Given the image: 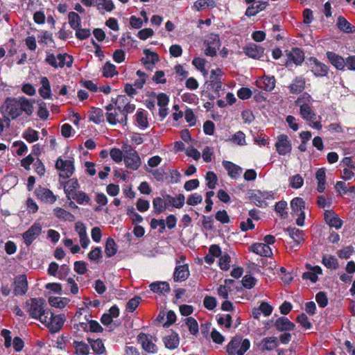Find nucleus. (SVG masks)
<instances>
[{"instance_id":"f257e3e1","label":"nucleus","mask_w":355,"mask_h":355,"mask_svg":"<svg viewBox=\"0 0 355 355\" xmlns=\"http://www.w3.org/2000/svg\"><path fill=\"white\" fill-rule=\"evenodd\" d=\"M1 112L8 115L4 116L9 123L10 117L12 120L20 116L24 112L27 116H31L33 112L32 102L25 96L7 97L1 107Z\"/></svg>"},{"instance_id":"f03ea898","label":"nucleus","mask_w":355,"mask_h":355,"mask_svg":"<svg viewBox=\"0 0 355 355\" xmlns=\"http://www.w3.org/2000/svg\"><path fill=\"white\" fill-rule=\"evenodd\" d=\"M224 73L220 68L211 71L209 80L205 83L207 88L205 94L209 100L214 101L216 98L220 96V92L223 87L222 77Z\"/></svg>"},{"instance_id":"7ed1b4c3","label":"nucleus","mask_w":355,"mask_h":355,"mask_svg":"<svg viewBox=\"0 0 355 355\" xmlns=\"http://www.w3.org/2000/svg\"><path fill=\"white\" fill-rule=\"evenodd\" d=\"M46 306V303L44 298L33 297L26 300L24 309H26L31 318L39 320L42 322L46 313L50 310Z\"/></svg>"},{"instance_id":"20e7f679","label":"nucleus","mask_w":355,"mask_h":355,"mask_svg":"<svg viewBox=\"0 0 355 355\" xmlns=\"http://www.w3.org/2000/svg\"><path fill=\"white\" fill-rule=\"evenodd\" d=\"M250 347V341L248 338L236 336L232 338L226 346L228 355H244Z\"/></svg>"},{"instance_id":"39448f33","label":"nucleus","mask_w":355,"mask_h":355,"mask_svg":"<svg viewBox=\"0 0 355 355\" xmlns=\"http://www.w3.org/2000/svg\"><path fill=\"white\" fill-rule=\"evenodd\" d=\"M65 322L64 314L55 315L51 310L46 313L42 323L49 329L51 333L59 331Z\"/></svg>"},{"instance_id":"423d86ee","label":"nucleus","mask_w":355,"mask_h":355,"mask_svg":"<svg viewBox=\"0 0 355 355\" xmlns=\"http://www.w3.org/2000/svg\"><path fill=\"white\" fill-rule=\"evenodd\" d=\"M305 201L300 197H295L291 201V215L293 216H297L296 224L302 227L305 220Z\"/></svg>"},{"instance_id":"0eeeda50","label":"nucleus","mask_w":355,"mask_h":355,"mask_svg":"<svg viewBox=\"0 0 355 355\" xmlns=\"http://www.w3.org/2000/svg\"><path fill=\"white\" fill-rule=\"evenodd\" d=\"M306 63L310 69V71L315 77L322 78L327 76L329 70L328 66L320 62L316 58L310 57L307 60Z\"/></svg>"},{"instance_id":"6e6552de","label":"nucleus","mask_w":355,"mask_h":355,"mask_svg":"<svg viewBox=\"0 0 355 355\" xmlns=\"http://www.w3.org/2000/svg\"><path fill=\"white\" fill-rule=\"evenodd\" d=\"M55 168L60 171V178L63 179L69 178L75 171L73 160H64L61 157L56 160Z\"/></svg>"},{"instance_id":"1a4fd4ad","label":"nucleus","mask_w":355,"mask_h":355,"mask_svg":"<svg viewBox=\"0 0 355 355\" xmlns=\"http://www.w3.org/2000/svg\"><path fill=\"white\" fill-rule=\"evenodd\" d=\"M123 159L126 167L132 170H137L141 164L137 152L130 146L125 150Z\"/></svg>"},{"instance_id":"9d476101","label":"nucleus","mask_w":355,"mask_h":355,"mask_svg":"<svg viewBox=\"0 0 355 355\" xmlns=\"http://www.w3.org/2000/svg\"><path fill=\"white\" fill-rule=\"evenodd\" d=\"M153 336L150 334L141 332L138 334L137 340L141 345L142 349L149 354H156L158 351L157 345L152 340Z\"/></svg>"},{"instance_id":"9b49d317","label":"nucleus","mask_w":355,"mask_h":355,"mask_svg":"<svg viewBox=\"0 0 355 355\" xmlns=\"http://www.w3.org/2000/svg\"><path fill=\"white\" fill-rule=\"evenodd\" d=\"M42 225L40 223H35L25 232L22 234L24 242L29 247L42 232Z\"/></svg>"},{"instance_id":"f8f14e48","label":"nucleus","mask_w":355,"mask_h":355,"mask_svg":"<svg viewBox=\"0 0 355 355\" xmlns=\"http://www.w3.org/2000/svg\"><path fill=\"white\" fill-rule=\"evenodd\" d=\"M277 152L280 155H285L290 153L292 150L291 142L286 135H280L275 143Z\"/></svg>"},{"instance_id":"ddd939ff","label":"nucleus","mask_w":355,"mask_h":355,"mask_svg":"<svg viewBox=\"0 0 355 355\" xmlns=\"http://www.w3.org/2000/svg\"><path fill=\"white\" fill-rule=\"evenodd\" d=\"M37 198L42 202L53 204L57 200V196L49 189L39 187L34 191Z\"/></svg>"},{"instance_id":"4468645a","label":"nucleus","mask_w":355,"mask_h":355,"mask_svg":"<svg viewBox=\"0 0 355 355\" xmlns=\"http://www.w3.org/2000/svg\"><path fill=\"white\" fill-rule=\"evenodd\" d=\"M15 288L13 293L15 295H25L28 291V282L26 275L22 274L17 276L14 282Z\"/></svg>"},{"instance_id":"2eb2a0df","label":"nucleus","mask_w":355,"mask_h":355,"mask_svg":"<svg viewBox=\"0 0 355 355\" xmlns=\"http://www.w3.org/2000/svg\"><path fill=\"white\" fill-rule=\"evenodd\" d=\"M326 56L329 62L338 71H345V59L343 56L333 52L327 51Z\"/></svg>"},{"instance_id":"dca6fc26","label":"nucleus","mask_w":355,"mask_h":355,"mask_svg":"<svg viewBox=\"0 0 355 355\" xmlns=\"http://www.w3.org/2000/svg\"><path fill=\"white\" fill-rule=\"evenodd\" d=\"M144 54L145 56L141 59V62L147 69L151 70L155 64L159 60L158 54L149 49L144 50Z\"/></svg>"},{"instance_id":"f3484780","label":"nucleus","mask_w":355,"mask_h":355,"mask_svg":"<svg viewBox=\"0 0 355 355\" xmlns=\"http://www.w3.org/2000/svg\"><path fill=\"white\" fill-rule=\"evenodd\" d=\"M275 329L280 332L293 331L295 324L286 317H279L274 323Z\"/></svg>"},{"instance_id":"a211bd4d","label":"nucleus","mask_w":355,"mask_h":355,"mask_svg":"<svg viewBox=\"0 0 355 355\" xmlns=\"http://www.w3.org/2000/svg\"><path fill=\"white\" fill-rule=\"evenodd\" d=\"M249 251L261 257H270L272 255V249L269 245L262 243H256L249 248Z\"/></svg>"},{"instance_id":"6ab92c4d","label":"nucleus","mask_w":355,"mask_h":355,"mask_svg":"<svg viewBox=\"0 0 355 355\" xmlns=\"http://www.w3.org/2000/svg\"><path fill=\"white\" fill-rule=\"evenodd\" d=\"M324 219L329 226L336 227L337 230L341 228L343 225V220L333 210H325Z\"/></svg>"},{"instance_id":"aec40b11","label":"nucleus","mask_w":355,"mask_h":355,"mask_svg":"<svg viewBox=\"0 0 355 355\" xmlns=\"http://www.w3.org/2000/svg\"><path fill=\"white\" fill-rule=\"evenodd\" d=\"M288 59L292 61L296 65L301 64L304 60V51L297 47L293 48L291 51L286 50Z\"/></svg>"},{"instance_id":"412c9836","label":"nucleus","mask_w":355,"mask_h":355,"mask_svg":"<svg viewBox=\"0 0 355 355\" xmlns=\"http://www.w3.org/2000/svg\"><path fill=\"white\" fill-rule=\"evenodd\" d=\"M189 275L190 272L187 264L177 266L173 272V280L176 282L185 281Z\"/></svg>"},{"instance_id":"4be33fe9","label":"nucleus","mask_w":355,"mask_h":355,"mask_svg":"<svg viewBox=\"0 0 355 355\" xmlns=\"http://www.w3.org/2000/svg\"><path fill=\"white\" fill-rule=\"evenodd\" d=\"M105 114L103 110L100 107H91L88 112V117L89 121L95 124L99 125L105 121Z\"/></svg>"},{"instance_id":"5701e85b","label":"nucleus","mask_w":355,"mask_h":355,"mask_svg":"<svg viewBox=\"0 0 355 355\" xmlns=\"http://www.w3.org/2000/svg\"><path fill=\"white\" fill-rule=\"evenodd\" d=\"M268 6L267 1H255L252 5L248 7L245 15L250 17L257 15L259 12L264 10Z\"/></svg>"},{"instance_id":"b1692460","label":"nucleus","mask_w":355,"mask_h":355,"mask_svg":"<svg viewBox=\"0 0 355 355\" xmlns=\"http://www.w3.org/2000/svg\"><path fill=\"white\" fill-rule=\"evenodd\" d=\"M257 85L259 87L266 92H272L275 87L276 80L273 76H264L259 80H257Z\"/></svg>"},{"instance_id":"393cba45","label":"nucleus","mask_w":355,"mask_h":355,"mask_svg":"<svg viewBox=\"0 0 355 355\" xmlns=\"http://www.w3.org/2000/svg\"><path fill=\"white\" fill-rule=\"evenodd\" d=\"M166 348L173 350L177 349L180 344V337L178 333L172 331L170 334L163 338Z\"/></svg>"},{"instance_id":"a878e982","label":"nucleus","mask_w":355,"mask_h":355,"mask_svg":"<svg viewBox=\"0 0 355 355\" xmlns=\"http://www.w3.org/2000/svg\"><path fill=\"white\" fill-rule=\"evenodd\" d=\"M243 51L249 58L261 59L263 57L264 49L262 46H244Z\"/></svg>"},{"instance_id":"bb28decb","label":"nucleus","mask_w":355,"mask_h":355,"mask_svg":"<svg viewBox=\"0 0 355 355\" xmlns=\"http://www.w3.org/2000/svg\"><path fill=\"white\" fill-rule=\"evenodd\" d=\"M222 164L230 178L236 179L240 176L242 172L241 167L230 161L223 160Z\"/></svg>"},{"instance_id":"cd10ccee","label":"nucleus","mask_w":355,"mask_h":355,"mask_svg":"<svg viewBox=\"0 0 355 355\" xmlns=\"http://www.w3.org/2000/svg\"><path fill=\"white\" fill-rule=\"evenodd\" d=\"M119 111L115 108L112 112H106V121L110 125H114L117 123H120L123 126L126 125V116L119 117Z\"/></svg>"},{"instance_id":"c85d7f7f","label":"nucleus","mask_w":355,"mask_h":355,"mask_svg":"<svg viewBox=\"0 0 355 355\" xmlns=\"http://www.w3.org/2000/svg\"><path fill=\"white\" fill-rule=\"evenodd\" d=\"M305 79L302 76H296L292 83L288 86L289 92L292 94H299L305 88Z\"/></svg>"},{"instance_id":"c756f323","label":"nucleus","mask_w":355,"mask_h":355,"mask_svg":"<svg viewBox=\"0 0 355 355\" xmlns=\"http://www.w3.org/2000/svg\"><path fill=\"white\" fill-rule=\"evenodd\" d=\"M79 187L80 184L76 178H71L65 182L64 184V191L68 200H70V197L78 191L77 189Z\"/></svg>"},{"instance_id":"7c9ffc66","label":"nucleus","mask_w":355,"mask_h":355,"mask_svg":"<svg viewBox=\"0 0 355 355\" xmlns=\"http://www.w3.org/2000/svg\"><path fill=\"white\" fill-rule=\"evenodd\" d=\"M285 232L295 243V245L298 246L304 241V232L296 227H287Z\"/></svg>"},{"instance_id":"2f4dec72","label":"nucleus","mask_w":355,"mask_h":355,"mask_svg":"<svg viewBox=\"0 0 355 355\" xmlns=\"http://www.w3.org/2000/svg\"><path fill=\"white\" fill-rule=\"evenodd\" d=\"M261 351H272L278 346L277 338L275 336L266 337L261 340Z\"/></svg>"},{"instance_id":"473e14b6","label":"nucleus","mask_w":355,"mask_h":355,"mask_svg":"<svg viewBox=\"0 0 355 355\" xmlns=\"http://www.w3.org/2000/svg\"><path fill=\"white\" fill-rule=\"evenodd\" d=\"M40 83L42 85V87L39 89L40 95L44 99L51 98L52 96V94H51V85H50L49 79L45 76L42 77Z\"/></svg>"},{"instance_id":"72a5a7b5","label":"nucleus","mask_w":355,"mask_h":355,"mask_svg":"<svg viewBox=\"0 0 355 355\" xmlns=\"http://www.w3.org/2000/svg\"><path fill=\"white\" fill-rule=\"evenodd\" d=\"M336 25L343 32L347 33H355V26L350 24L343 16L338 17Z\"/></svg>"},{"instance_id":"f704fd0d","label":"nucleus","mask_w":355,"mask_h":355,"mask_svg":"<svg viewBox=\"0 0 355 355\" xmlns=\"http://www.w3.org/2000/svg\"><path fill=\"white\" fill-rule=\"evenodd\" d=\"M300 114L304 119L308 121L315 119V113L312 110L311 105L306 103L300 105Z\"/></svg>"},{"instance_id":"c9c22d12","label":"nucleus","mask_w":355,"mask_h":355,"mask_svg":"<svg viewBox=\"0 0 355 355\" xmlns=\"http://www.w3.org/2000/svg\"><path fill=\"white\" fill-rule=\"evenodd\" d=\"M150 289L153 293L162 294L164 292L168 293L171 291L170 285L166 282H153L149 285Z\"/></svg>"},{"instance_id":"e433bc0d","label":"nucleus","mask_w":355,"mask_h":355,"mask_svg":"<svg viewBox=\"0 0 355 355\" xmlns=\"http://www.w3.org/2000/svg\"><path fill=\"white\" fill-rule=\"evenodd\" d=\"M311 270L304 272L302 278L309 279L312 283H315L318 279V275L322 273V270L320 266H315L311 268Z\"/></svg>"},{"instance_id":"4c0bfd02","label":"nucleus","mask_w":355,"mask_h":355,"mask_svg":"<svg viewBox=\"0 0 355 355\" xmlns=\"http://www.w3.org/2000/svg\"><path fill=\"white\" fill-rule=\"evenodd\" d=\"M118 250V246L114 239L109 237L107 239L105 246V253L107 258L115 255Z\"/></svg>"},{"instance_id":"58836bf2","label":"nucleus","mask_w":355,"mask_h":355,"mask_svg":"<svg viewBox=\"0 0 355 355\" xmlns=\"http://www.w3.org/2000/svg\"><path fill=\"white\" fill-rule=\"evenodd\" d=\"M87 340L94 353L98 355H101L105 352V347L101 339L98 338L93 340L90 338H88Z\"/></svg>"},{"instance_id":"ea45409f","label":"nucleus","mask_w":355,"mask_h":355,"mask_svg":"<svg viewBox=\"0 0 355 355\" xmlns=\"http://www.w3.org/2000/svg\"><path fill=\"white\" fill-rule=\"evenodd\" d=\"M54 214L59 219L72 222L75 220V216L71 212L61 207H56L53 209Z\"/></svg>"},{"instance_id":"a19ab883","label":"nucleus","mask_w":355,"mask_h":355,"mask_svg":"<svg viewBox=\"0 0 355 355\" xmlns=\"http://www.w3.org/2000/svg\"><path fill=\"white\" fill-rule=\"evenodd\" d=\"M322 263L327 268L331 270H336L339 266L338 259L334 255H323Z\"/></svg>"},{"instance_id":"79ce46f5","label":"nucleus","mask_w":355,"mask_h":355,"mask_svg":"<svg viewBox=\"0 0 355 355\" xmlns=\"http://www.w3.org/2000/svg\"><path fill=\"white\" fill-rule=\"evenodd\" d=\"M167 203L160 197H157L153 200V211L156 215H159L164 212L167 208Z\"/></svg>"},{"instance_id":"37998d69","label":"nucleus","mask_w":355,"mask_h":355,"mask_svg":"<svg viewBox=\"0 0 355 355\" xmlns=\"http://www.w3.org/2000/svg\"><path fill=\"white\" fill-rule=\"evenodd\" d=\"M73 347L76 355H88L89 353V345L83 341L73 340Z\"/></svg>"},{"instance_id":"c03bdc74","label":"nucleus","mask_w":355,"mask_h":355,"mask_svg":"<svg viewBox=\"0 0 355 355\" xmlns=\"http://www.w3.org/2000/svg\"><path fill=\"white\" fill-rule=\"evenodd\" d=\"M94 6H96L98 10L104 9L107 12H112L115 8L112 0H95Z\"/></svg>"},{"instance_id":"a18cd8bd","label":"nucleus","mask_w":355,"mask_h":355,"mask_svg":"<svg viewBox=\"0 0 355 355\" xmlns=\"http://www.w3.org/2000/svg\"><path fill=\"white\" fill-rule=\"evenodd\" d=\"M69 302L70 300L67 297H50L49 298V304L59 309L64 308Z\"/></svg>"},{"instance_id":"49530a36","label":"nucleus","mask_w":355,"mask_h":355,"mask_svg":"<svg viewBox=\"0 0 355 355\" xmlns=\"http://www.w3.org/2000/svg\"><path fill=\"white\" fill-rule=\"evenodd\" d=\"M57 58L58 60V67L62 68L65 65L68 67H70L73 64V57L67 53H59L57 55Z\"/></svg>"},{"instance_id":"de8ad7c7","label":"nucleus","mask_w":355,"mask_h":355,"mask_svg":"<svg viewBox=\"0 0 355 355\" xmlns=\"http://www.w3.org/2000/svg\"><path fill=\"white\" fill-rule=\"evenodd\" d=\"M72 199L76 200L79 205L89 204L91 201L89 196L82 191H78L71 196L69 200Z\"/></svg>"},{"instance_id":"09e8293b","label":"nucleus","mask_w":355,"mask_h":355,"mask_svg":"<svg viewBox=\"0 0 355 355\" xmlns=\"http://www.w3.org/2000/svg\"><path fill=\"white\" fill-rule=\"evenodd\" d=\"M22 137L28 142L33 143L39 139V133L37 130H35L31 128H28L23 133Z\"/></svg>"},{"instance_id":"8fccbe9b","label":"nucleus","mask_w":355,"mask_h":355,"mask_svg":"<svg viewBox=\"0 0 355 355\" xmlns=\"http://www.w3.org/2000/svg\"><path fill=\"white\" fill-rule=\"evenodd\" d=\"M116 66L110 62H107L103 68V76L105 78H112L117 75Z\"/></svg>"},{"instance_id":"3c124183","label":"nucleus","mask_w":355,"mask_h":355,"mask_svg":"<svg viewBox=\"0 0 355 355\" xmlns=\"http://www.w3.org/2000/svg\"><path fill=\"white\" fill-rule=\"evenodd\" d=\"M69 24L73 29L80 26L81 19L79 15L75 12H70L68 15Z\"/></svg>"},{"instance_id":"603ef678","label":"nucleus","mask_w":355,"mask_h":355,"mask_svg":"<svg viewBox=\"0 0 355 355\" xmlns=\"http://www.w3.org/2000/svg\"><path fill=\"white\" fill-rule=\"evenodd\" d=\"M231 257L228 253L223 254L218 260V265L221 270H228L230 268Z\"/></svg>"},{"instance_id":"864d4df0","label":"nucleus","mask_w":355,"mask_h":355,"mask_svg":"<svg viewBox=\"0 0 355 355\" xmlns=\"http://www.w3.org/2000/svg\"><path fill=\"white\" fill-rule=\"evenodd\" d=\"M136 121L142 128H146L148 125V121L146 114L144 110H137L136 113Z\"/></svg>"},{"instance_id":"5fc2aeb1","label":"nucleus","mask_w":355,"mask_h":355,"mask_svg":"<svg viewBox=\"0 0 355 355\" xmlns=\"http://www.w3.org/2000/svg\"><path fill=\"white\" fill-rule=\"evenodd\" d=\"M304 179L300 174H296L289 178V185L293 189H300L303 186Z\"/></svg>"},{"instance_id":"6e6d98bb","label":"nucleus","mask_w":355,"mask_h":355,"mask_svg":"<svg viewBox=\"0 0 355 355\" xmlns=\"http://www.w3.org/2000/svg\"><path fill=\"white\" fill-rule=\"evenodd\" d=\"M136 109V106L135 104H131L130 102L128 103H126L123 106V107H121V105H117V110L121 114L122 116H126V121L128 120V114L132 113Z\"/></svg>"},{"instance_id":"4d7b16f0","label":"nucleus","mask_w":355,"mask_h":355,"mask_svg":"<svg viewBox=\"0 0 355 355\" xmlns=\"http://www.w3.org/2000/svg\"><path fill=\"white\" fill-rule=\"evenodd\" d=\"M206 62L205 59L199 57L195 58L192 61V64L198 70L201 71L204 76H206L208 73L205 69Z\"/></svg>"},{"instance_id":"13d9d810","label":"nucleus","mask_w":355,"mask_h":355,"mask_svg":"<svg viewBox=\"0 0 355 355\" xmlns=\"http://www.w3.org/2000/svg\"><path fill=\"white\" fill-rule=\"evenodd\" d=\"M296 321L305 329H310L313 327L312 323L309 321V318L304 313H302L297 316Z\"/></svg>"},{"instance_id":"bf43d9fd","label":"nucleus","mask_w":355,"mask_h":355,"mask_svg":"<svg viewBox=\"0 0 355 355\" xmlns=\"http://www.w3.org/2000/svg\"><path fill=\"white\" fill-rule=\"evenodd\" d=\"M286 207L287 202L285 200H280L275 204V210L282 218H286L288 216V212L285 211Z\"/></svg>"},{"instance_id":"052dcab7","label":"nucleus","mask_w":355,"mask_h":355,"mask_svg":"<svg viewBox=\"0 0 355 355\" xmlns=\"http://www.w3.org/2000/svg\"><path fill=\"white\" fill-rule=\"evenodd\" d=\"M186 324L189 328L190 333L193 335H196L198 333V324L197 320L192 318L189 317L186 319Z\"/></svg>"},{"instance_id":"680f3d73","label":"nucleus","mask_w":355,"mask_h":355,"mask_svg":"<svg viewBox=\"0 0 355 355\" xmlns=\"http://www.w3.org/2000/svg\"><path fill=\"white\" fill-rule=\"evenodd\" d=\"M230 141L237 145L243 146L245 144V135L239 130L232 136Z\"/></svg>"},{"instance_id":"e2e57ef3","label":"nucleus","mask_w":355,"mask_h":355,"mask_svg":"<svg viewBox=\"0 0 355 355\" xmlns=\"http://www.w3.org/2000/svg\"><path fill=\"white\" fill-rule=\"evenodd\" d=\"M141 300L140 296H135L130 299L126 304L125 309L128 312H133L139 305Z\"/></svg>"},{"instance_id":"0e129e2a","label":"nucleus","mask_w":355,"mask_h":355,"mask_svg":"<svg viewBox=\"0 0 355 355\" xmlns=\"http://www.w3.org/2000/svg\"><path fill=\"white\" fill-rule=\"evenodd\" d=\"M315 300L318 306L321 308H324L328 305L329 300L327 295L324 291H320L316 294Z\"/></svg>"},{"instance_id":"69168bd1","label":"nucleus","mask_w":355,"mask_h":355,"mask_svg":"<svg viewBox=\"0 0 355 355\" xmlns=\"http://www.w3.org/2000/svg\"><path fill=\"white\" fill-rule=\"evenodd\" d=\"M217 322L220 326H224L226 329H230L232 325V318L231 315L226 314L219 316L217 318Z\"/></svg>"},{"instance_id":"338daca9","label":"nucleus","mask_w":355,"mask_h":355,"mask_svg":"<svg viewBox=\"0 0 355 355\" xmlns=\"http://www.w3.org/2000/svg\"><path fill=\"white\" fill-rule=\"evenodd\" d=\"M207 186L210 189H214L218 181L216 175L213 171H209L206 174Z\"/></svg>"},{"instance_id":"774afa93","label":"nucleus","mask_w":355,"mask_h":355,"mask_svg":"<svg viewBox=\"0 0 355 355\" xmlns=\"http://www.w3.org/2000/svg\"><path fill=\"white\" fill-rule=\"evenodd\" d=\"M215 218L222 224H227L230 222V216L226 210H219L215 214Z\"/></svg>"}]
</instances>
